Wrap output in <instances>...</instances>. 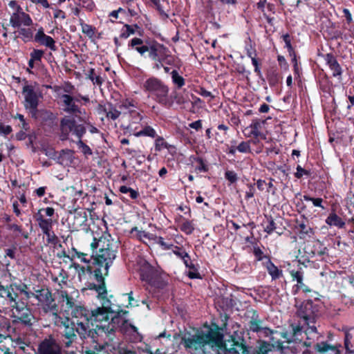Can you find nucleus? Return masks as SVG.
Segmentation results:
<instances>
[{
	"label": "nucleus",
	"mask_w": 354,
	"mask_h": 354,
	"mask_svg": "<svg viewBox=\"0 0 354 354\" xmlns=\"http://www.w3.org/2000/svg\"><path fill=\"white\" fill-rule=\"evenodd\" d=\"M73 313L75 318L80 319L77 321L75 330L82 337L95 339V335L106 334L111 315L103 308L88 310L85 308H77Z\"/></svg>",
	"instance_id": "obj_1"
},
{
	"label": "nucleus",
	"mask_w": 354,
	"mask_h": 354,
	"mask_svg": "<svg viewBox=\"0 0 354 354\" xmlns=\"http://www.w3.org/2000/svg\"><path fill=\"white\" fill-rule=\"evenodd\" d=\"M223 335L218 331L207 328L196 335L185 338V346L198 354H223L225 351V343Z\"/></svg>",
	"instance_id": "obj_2"
},
{
	"label": "nucleus",
	"mask_w": 354,
	"mask_h": 354,
	"mask_svg": "<svg viewBox=\"0 0 354 354\" xmlns=\"http://www.w3.org/2000/svg\"><path fill=\"white\" fill-rule=\"evenodd\" d=\"M22 95L24 98V107L32 118H53V115L51 112L45 110L39 111L37 109L39 101L42 98V93L36 84L24 85L22 89Z\"/></svg>",
	"instance_id": "obj_3"
},
{
	"label": "nucleus",
	"mask_w": 354,
	"mask_h": 354,
	"mask_svg": "<svg viewBox=\"0 0 354 354\" xmlns=\"http://www.w3.org/2000/svg\"><path fill=\"white\" fill-rule=\"evenodd\" d=\"M100 247V250L93 256L94 263L99 267H104L105 272H109V268L113 263L116 254L115 251L112 249L109 240L104 238H100L97 240L94 238L91 243V248L93 250Z\"/></svg>",
	"instance_id": "obj_4"
},
{
	"label": "nucleus",
	"mask_w": 354,
	"mask_h": 354,
	"mask_svg": "<svg viewBox=\"0 0 354 354\" xmlns=\"http://www.w3.org/2000/svg\"><path fill=\"white\" fill-rule=\"evenodd\" d=\"M35 295L42 312L51 315L55 324H58V319H60V317L57 314L58 307L50 291L48 289L37 290Z\"/></svg>",
	"instance_id": "obj_5"
},
{
	"label": "nucleus",
	"mask_w": 354,
	"mask_h": 354,
	"mask_svg": "<svg viewBox=\"0 0 354 354\" xmlns=\"http://www.w3.org/2000/svg\"><path fill=\"white\" fill-rule=\"evenodd\" d=\"M142 88L144 91L155 96L158 103L162 104H167L169 88L160 79L155 77H149L142 83Z\"/></svg>",
	"instance_id": "obj_6"
},
{
	"label": "nucleus",
	"mask_w": 354,
	"mask_h": 354,
	"mask_svg": "<svg viewBox=\"0 0 354 354\" xmlns=\"http://www.w3.org/2000/svg\"><path fill=\"white\" fill-rule=\"evenodd\" d=\"M116 330L124 333L130 330L134 332L137 330L136 327L129 323L127 311L120 310L114 315H111L106 334H111Z\"/></svg>",
	"instance_id": "obj_7"
},
{
	"label": "nucleus",
	"mask_w": 354,
	"mask_h": 354,
	"mask_svg": "<svg viewBox=\"0 0 354 354\" xmlns=\"http://www.w3.org/2000/svg\"><path fill=\"white\" fill-rule=\"evenodd\" d=\"M71 133L80 139L86 133V128L83 124H77L73 118L66 116L60 121L61 140H67Z\"/></svg>",
	"instance_id": "obj_8"
},
{
	"label": "nucleus",
	"mask_w": 354,
	"mask_h": 354,
	"mask_svg": "<svg viewBox=\"0 0 354 354\" xmlns=\"http://www.w3.org/2000/svg\"><path fill=\"white\" fill-rule=\"evenodd\" d=\"M137 52L141 55L148 52L149 57L153 61H165L169 57V50L158 42L151 43L148 46H142L137 48Z\"/></svg>",
	"instance_id": "obj_9"
},
{
	"label": "nucleus",
	"mask_w": 354,
	"mask_h": 354,
	"mask_svg": "<svg viewBox=\"0 0 354 354\" xmlns=\"http://www.w3.org/2000/svg\"><path fill=\"white\" fill-rule=\"evenodd\" d=\"M12 313L15 320L25 325L31 326L35 321V318L31 310L24 302H19L16 305H11Z\"/></svg>",
	"instance_id": "obj_10"
},
{
	"label": "nucleus",
	"mask_w": 354,
	"mask_h": 354,
	"mask_svg": "<svg viewBox=\"0 0 354 354\" xmlns=\"http://www.w3.org/2000/svg\"><path fill=\"white\" fill-rule=\"evenodd\" d=\"M131 115L133 118L134 121L129 123L128 129L130 131H133V134L136 137L147 136L154 138L157 136L156 131L150 126L145 125L141 130L137 131L138 128L136 127H134L133 124H136L138 122L141 121L142 116L138 112L135 111H131Z\"/></svg>",
	"instance_id": "obj_11"
},
{
	"label": "nucleus",
	"mask_w": 354,
	"mask_h": 354,
	"mask_svg": "<svg viewBox=\"0 0 354 354\" xmlns=\"http://www.w3.org/2000/svg\"><path fill=\"white\" fill-rule=\"evenodd\" d=\"M60 104L62 106V109L66 113L73 114L75 115H82L85 114V111H82V109L75 104L79 102L77 97H73L68 94L60 95Z\"/></svg>",
	"instance_id": "obj_12"
},
{
	"label": "nucleus",
	"mask_w": 354,
	"mask_h": 354,
	"mask_svg": "<svg viewBox=\"0 0 354 354\" xmlns=\"http://www.w3.org/2000/svg\"><path fill=\"white\" fill-rule=\"evenodd\" d=\"M317 311V308L313 305V301H307L301 304L297 310V315L303 319L304 324L309 325L315 322Z\"/></svg>",
	"instance_id": "obj_13"
},
{
	"label": "nucleus",
	"mask_w": 354,
	"mask_h": 354,
	"mask_svg": "<svg viewBox=\"0 0 354 354\" xmlns=\"http://www.w3.org/2000/svg\"><path fill=\"white\" fill-rule=\"evenodd\" d=\"M351 335L348 333H346L345 334V338H344V346L346 349L347 353L346 354H354V353L351 351ZM315 349L320 352V353H324L328 351H333L335 353V354H341V351L337 346H332L327 342H322L320 343H317L315 346Z\"/></svg>",
	"instance_id": "obj_14"
},
{
	"label": "nucleus",
	"mask_w": 354,
	"mask_h": 354,
	"mask_svg": "<svg viewBox=\"0 0 354 354\" xmlns=\"http://www.w3.org/2000/svg\"><path fill=\"white\" fill-rule=\"evenodd\" d=\"M58 322L59 324H57V326H64L62 334L64 337V339H63V342L66 347H69L76 338L73 324L69 320L68 317H66L64 320H62V319L60 317V319H58Z\"/></svg>",
	"instance_id": "obj_15"
},
{
	"label": "nucleus",
	"mask_w": 354,
	"mask_h": 354,
	"mask_svg": "<svg viewBox=\"0 0 354 354\" xmlns=\"http://www.w3.org/2000/svg\"><path fill=\"white\" fill-rule=\"evenodd\" d=\"M272 344H270L266 341H259V346L254 351V354H268L272 351L273 348H276L280 351L281 353H287L286 350L288 349V346H283L281 342H274V338H271Z\"/></svg>",
	"instance_id": "obj_16"
},
{
	"label": "nucleus",
	"mask_w": 354,
	"mask_h": 354,
	"mask_svg": "<svg viewBox=\"0 0 354 354\" xmlns=\"http://www.w3.org/2000/svg\"><path fill=\"white\" fill-rule=\"evenodd\" d=\"M33 22L30 15L24 10L17 12H12L10 18V24L15 28L21 26H30Z\"/></svg>",
	"instance_id": "obj_17"
},
{
	"label": "nucleus",
	"mask_w": 354,
	"mask_h": 354,
	"mask_svg": "<svg viewBox=\"0 0 354 354\" xmlns=\"http://www.w3.org/2000/svg\"><path fill=\"white\" fill-rule=\"evenodd\" d=\"M108 272H105L104 267H99L94 270L93 277L100 283L99 285L90 284V289L95 290L100 297H103L107 294L105 283L104 281V275H107Z\"/></svg>",
	"instance_id": "obj_18"
},
{
	"label": "nucleus",
	"mask_w": 354,
	"mask_h": 354,
	"mask_svg": "<svg viewBox=\"0 0 354 354\" xmlns=\"http://www.w3.org/2000/svg\"><path fill=\"white\" fill-rule=\"evenodd\" d=\"M12 346L15 350V354H35L30 342L25 337H18L12 339Z\"/></svg>",
	"instance_id": "obj_19"
},
{
	"label": "nucleus",
	"mask_w": 354,
	"mask_h": 354,
	"mask_svg": "<svg viewBox=\"0 0 354 354\" xmlns=\"http://www.w3.org/2000/svg\"><path fill=\"white\" fill-rule=\"evenodd\" d=\"M290 274L292 279L297 281V284L294 286L292 288V292L294 295H296L300 290L304 292H311L310 288L303 281L304 272L301 271V269L299 270H292L290 271Z\"/></svg>",
	"instance_id": "obj_20"
},
{
	"label": "nucleus",
	"mask_w": 354,
	"mask_h": 354,
	"mask_svg": "<svg viewBox=\"0 0 354 354\" xmlns=\"http://www.w3.org/2000/svg\"><path fill=\"white\" fill-rule=\"evenodd\" d=\"M39 354H63L60 346L53 338L46 339L39 345Z\"/></svg>",
	"instance_id": "obj_21"
},
{
	"label": "nucleus",
	"mask_w": 354,
	"mask_h": 354,
	"mask_svg": "<svg viewBox=\"0 0 354 354\" xmlns=\"http://www.w3.org/2000/svg\"><path fill=\"white\" fill-rule=\"evenodd\" d=\"M60 297L62 299V306L64 308V311L67 315H71L75 317L74 310L77 308H83L76 305V301L72 295H69L66 291L60 292Z\"/></svg>",
	"instance_id": "obj_22"
},
{
	"label": "nucleus",
	"mask_w": 354,
	"mask_h": 354,
	"mask_svg": "<svg viewBox=\"0 0 354 354\" xmlns=\"http://www.w3.org/2000/svg\"><path fill=\"white\" fill-rule=\"evenodd\" d=\"M17 284H12L10 286H0V297L9 300L10 304L16 305L19 301H17L19 294L16 290Z\"/></svg>",
	"instance_id": "obj_23"
},
{
	"label": "nucleus",
	"mask_w": 354,
	"mask_h": 354,
	"mask_svg": "<svg viewBox=\"0 0 354 354\" xmlns=\"http://www.w3.org/2000/svg\"><path fill=\"white\" fill-rule=\"evenodd\" d=\"M224 354H248V351L245 345L231 339H228L225 343V351ZM252 354L254 353H252Z\"/></svg>",
	"instance_id": "obj_24"
},
{
	"label": "nucleus",
	"mask_w": 354,
	"mask_h": 354,
	"mask_svg": "<svg viewBox=\"0 0 354 354\" xmlns=\"http://www.w3.org/2000/svg\"><path fill=\"white\" fill-rule=\"evenodd\" d=\"M35 41L41 45L49 48L52 50H56L55 40L51 37L46 35L42 28H39L35 34Z\"/></svg>",
	"instance_id": "obj_25"
},
{
	"label": "nucleus",
	"mask_w": 354,
	"mask_h": 354,
	"mask_svg": "<svg viewBox=\"0 0 354 354\" xmlns=\"http://www.w3.org/2000/svg\"><path fill=\"white\" fill-rule=\"evenodd\" d=\"M71 268L75 270L80 281H87L92 276V268L88 264L86 266H82L77 263H73Z\"/></svg>",
	"instance_id": "obj_26"
},
{
	"label": "nucleus",
	"mask_w": 354,
	"mask_h": 354,
	"mask_svg": "<svg viewBox=\"0 0 354 354\" xmlns=\"http://www.w3.org/2000/svg\"><path fill=\"white\" fill-rule=\"evenodd\" d=\"M325 61L330 69L333 71V75L334 77L342 75V68L333 55L330 53L326 54L325 56Z\"/></svg>",
	"instance_id": "obj_27"
},
{
	"label": "nucleus",
	"mask_w": 354,
	"mask_h": 354,
	"mask_svg": "<svg viewBox=\"0 0 354 354\" xmlns=\"http://www.w3.org/2000/svg\"><path fill=\"white\" fill-rule=\"evenodd\" d=\"M173 253L178 257L180 258L187 268H194V264L190 261L189 254L181 248L174 246L171 248Z\"/></svg>",
	"instance_id": "obj_28"
},
{
	"label": "nucleus",
	"mask_w": 354,
	"mask_h": 354,
	"mask_svg": "<svg viewBox=\"0 0 354 354\" xmlns=\"http://www.w3.org/2000/svg\"><path fill=\"white\" fill-rule=\"evenodd\" d=\"M74 159L73 152L71 150H62L58 157V162L62 165H70Z\"/></svg>",
	"instance_id": "obj_29"
},
{
	"label": "nucleus",
	"mask_w": 354,
	"mask_h": 354,
	"mask_svg": "<svg viewBox=\"0 0 354 354\" xmlns=\"http://www.w3.org/2000/svg\"><path fill=\"white\" fill-rule=\"evenodd\" d=\"M102 112L104 113L107 118L115 120L120 115V111H118L112 104H108L102 108Z\"/></svg>",
	"instance_id": "obj_30"
},
{
	"label": "nucleus",
	"mask_w": 354,
	"mask_h": 354,
	"mask_svg": "<svg viewBox=\"0 0 354 354\" xmlns=\"http://www.w3.org/2000/svg\"><path fill=\"white\" fill-rule=\"evenodd\" d=\"M266 267L273 280L279 279L282 276V271L275 266L270 260L268 259L267 261Z\"/></svg>",
	"instance_id": "obj_31"
},
{
	"label": "nucleus",
	"mask_w": 354,
	"mask_h": 354,
	"mask_svg": "<svg viewBox=\"0 0 354 354\" xmlns=\"http://www.w3.org/2000/svg\"><path fill=\"white\" fill-rule=\"evenodd\" d=\"M296 228L299 231L300 234L301 238H305L306 236H310L313 234L314 232L312 229V227L307 224H306L305 222H297V225L296 226Z\"/></svg>",
	"instance_id": "obj_32"
},
{
	"label": "nucleus",
	"mask_w": 354,
	"mask_h": 354,
	"mask_svg": "<svg viewBox=\"0 0 354 354\" xmlns=\"http://www.w3.org/2000/svg\"><path fill=\"white\" fill-rule=\"evenodd\" d=\"M326 223L330 226H336L342 228L344 226L345 223L336 214L332 213L326 219Z\"/></svg>",
	"instance_id": "obj_33"
},
{
	"label": "nucleus",
	"mask_w": 354,
	"mask_h": 354,
	"mask_svg": "<svg viewBox=\"0 0 354 354\" xmlns=\"http://www.w3.org/2000/svg\"><path fill=\"white\" fill-rule=\"evenodd\" d=\"M153 272V268L147 263L145 268L141 270L140 277L142 280L151 283L152 282Z\"/></svg>",
	"instance_id": "obj_34"
},
{
	"label": "nucleus",
	"mask_w": 354,
	"mask_h": 354,
	"mask_svg": "<svg viewBox=\"0 0 354 354\" xmlns=\"http://www.w3.org/2000/svg\"><path fill=\"white\" fill-rule=\"evenodd\" d=\"M261 122L259 120H254L251 124L247 128L250 130V133L254 136L255 138L259 137L261 135Z\"/></svg>",
	"instance_id": "obj_35"
},
{
	"label": "nucleus",
	"mask_w": 354,
	"mask_h": 354,
	"mask_svg": "<svg viewBox=\"0 0 354 354\" xmlns=\"http://www.w3.org/2000/svg\"><path fill=\"white\" fill-rule=\"evenodd\" d=\"M172 82L177 86L178 88H182L185 84V79L179 75L176 70H174L171 72Z\"/></svg>",
	"instance_id": "obj_36"
},
{
	"label": "nucleus",
	"mask_w": 354,
	"mask_h": 354,
	"mask_svg": "<svg viewBox=\"0 0 354 354\" xmlns=\"http://www.w3.org/2000/svg\"><path fill=\"white\" fill-rule=\"evenodd\" d=\"M16 290L17 291L18 294L24 295V297H22L21 299L25 298L26 299H28L32 297H34L35 298V292H29L28 290L27 286L25 284L17 285V286H16Z\"/></svg>",
	"instance_id": "obj_37"
},
{
	"label": "nucleus",
	"mask_w": 354,
	"mask_h": 354,
	"mask_svg": "<svg viewBox=\"0 0 354 354\" xmlns=\"http://www.w3.org/2000/svg\"><path fill=\"white\" fill-rule=\"evenodd\" d=\"M80 26L84 34L86 35L89 38L94 37L95 34V28L94 27L84 22H81Z\"/></svg>",
	"instance_id": "obj_38"
},
{
	"label": "nucleus",
	"mask_w": 354,
	"mask_h": 354,
	"mask_svg": "<svg viewBox=\"0 0 354 354\" xmlns=\"http://www.w3.org/2000/svg\"><path fill=\"white\" fill-rule=\"evenodd\" d=\"M180 229L185 234H191L194 230V226L192 221L184 220L180 226Z\"/></svg>",
	"instance_id": "obj_39"
},
{
	"label": "nucleus",
	"mask_w": 354,
	"mask_h": 354,
	"mask_svg": "<svg viewBox=\"0 0 354 354\" xmlns=\"http://www.w3.org/2000/svg\"><path fill=\"white\" fill-rule=\"evenodd\" d=\"M106 295H104L103 297H100L99 294H97V297L99 299H102V307L100 308H103L104 310H106V312H107L108 313L112 315L114 313V311L111 308L110 300L107 299L106 298Z\"/></svg>",
	"instance_id": "obj_40"
},
{
	"label": "nucleus",
	"mask_w": 354,
	"mask_h": 354,
	"mask_svg": "<svg viewBox=\"0 0 354 354\" xmlns=\"http://www.w3.org/2000/svg\"><path fill=\"white\" fill-rule=\"evenodd\" d=\"M39 227L42 232L52 230L53 228V220L51 218H45L38 223Z\"/></svg>",
	"instance_id": "obj_41"
},
{
	"label": "nucleus",
	"mask_w": 354,
	"mask_h": 354,
	"mask_svg": "<svg viewBox=\"0 0 354 354\" xmlns=\"http://www.w3.org/2000/svg\"><path fill=\"white\" fill-rule=\"evenodd\" d=\"M261 324L262 322L260 319H252L249 324L250 330L253 332L259 333L262 328Z\"/></svg>",
	"instance_id": "obj_42"
},
{
	"label": "nucleus",
	"mask_w": 354,
	"mask_h": 354,
	"mask_svg": "<svg viewBox=\"0 0 354 354\" xmlns=\"http://www.w3.org/2000/svg\"><path fill=\"white\" fill-rule=\"evenodd\" d=\"M120 191L121 193L122 194H129V196L131 197V198L132 199H136L138 198V192L134 189H133L131 187H127V186H121L120 187Z\"/></svg>",
	"instance_id": "obj_43"
},
{
	"label": "nucleus",
	"mask_w": 354,
	"mask_h": 354,
	"mask_svg": "<svg viewBox=\"0 0 354 354\" xmlns=\"http://www.w3.org/2000/svg\"><path fill=\"white\" fill-rule=\"evenodd\" d=\"M75 1L78 6H82L89 11L93 10L95 7V4L92 0H75Z\"/></svg>",
	"instance_id": "obj_44"
},
{
	"label": "nucleus",
	"mask_w": 354,
	"mask_h": 354,
	"mask_svg": "<svg viewBox=\"0 0 354 354\" xmlns=\"http://www.w3.org/2000/svg\"><path fill=\"white\" fill-rule=\"evenodd\" d=\"M77 145L79 149L85 156H91L93 153L91 149L87 145L83 142L81 138L79 139Z\"/></svg>",
	"instance_id": "obj_45"
},
{
	"label": "nucleus",
	"mask_w": 354,
	"mask_h": 354,
	"mask_svg": "<svg viewBox=\"0 0 354 354\" xmlns=\"http://www.w3.org/2000/svg\"><path fill=\"white\" fill-rule=\"evenodd\" d=\"M44 235L46 236V240L48 243L56 244L57 242V237L55 234V233L52 231V230H49L48 231L43 232Z\"/></svg>",
	"instance_id": "obj_46"
},
{
	"label": "nucleus",
	"mask_w": 354,
	"mask_h": 354,
	"mask_svg": "<svg viewBox=\"0 0 354 354\" xmlns=\"http://www.w3.org/2000/svg\"><path fill=\"white\" fill-rule=\"evenodd\" d=\"M143 44V40L140 38H133L129 43V47L134 48L137 51V48H140Z\"/></svg>",
	"instance_id": "obj_47"
},
{
	"label": "nucleus",
	"mask_w": 354,
	"mask_h": 354,
	"mask_svg": "<svg viewBox=\"0 0 354 354\" xmlns=\"http://www.w3.org/2000/svg\"><path fill=\"white\" fill-rule=\"evenodd\" d=\"M305 335L307 339H313L317 336V328L315 326H308L305 330Z\"/></svg>",
	"instance_id": "obj_48"
},
{
	"label": "nucleus",
	"mask_w": 354,
	"mask_h": 354,
	"mask_svg": "<svg viewBox=\"0 0 354 354\" xmlns=\"http://www.w3.org/2000/svg\"><path fill=\"white\" fill-rule=\"evenodd\" d=\"M304 200L306 201H311L313 205L316 207H320L322 209H324V207L322 205V199L320 198H312L309 196H304Z\"/></svg>",
	"instance_id": "obj_49"
},
{
	"label": "nucleus",
	"mask_w": 354,
	"mask_h": 354,
	"mask_svg": "<svg viewBox=\"0 0 354 354\" xmlns=\"http://www.w3.org/2000/svg\"><path fill=\"white\" fill-rule=\"evenodd\" d=\"M73 252H75V255L76 257L80 259L82 262L89 263L90 259L88 258L87 254L78 252L76 249H73Z\"/></svg>",
	"instance_id": "obj_50"
},
{
	"label": "nucleus",
	"mask_w": 354,
	"mask_h": 354,
	"mask_svg": "<svg viewBox=\"0 0 354 354\" xmlns=\"http://www.w3.org/2000/svg\"><path fill=\"white\" fill-rule=\"evenodd\" d=\"M236 149L241 153H248L250 151V146L248 142H241L238 145Z\"/></svg>",
	"instance_id": "obj_51"
},
{
	"label": "nucleus",
	"mask_w": 354,
	"mask_h": 354,
	"mask_svg": "<svg viewBox=\"0 0 354 354\" xmlns=\"http://www.w3.org/2000/svg\"><path fill=\"white\" fill-rule=\"evenodd\" d=\"M44 55V51L41 50H34L30 53V57L34 61H39Z\"/></svg>",
	"instance_id": "obj_52"
},
{
	"label": "nucleus",
	"mask_w": 354,
	"mask_h": 354,
	"mask_svg": "<svg viewBox=\"0 0 354 354\" xmlns=\"http://www.w3.org/2000/svg\"><path fill=\"white\" fill-rule=\"evenodd\" d=\"M276 229V224L272 219L268 221L267 225L265 226L264 230L268 234H271Z\"/></svg>",
	"instance_id": "obj_53"
},
{
	"label": "nucleus",
	"mask_w": 354,
	"mask_h": 354,
	"mask_svg": "<svg viewBox=\"0 0 354 354\" xmlns=\"http://www.w3.org/2000/svg\"><path fill=\"white\" fill-rule=\"evenodd\" d=\"M225 176L226 179L232 183H235L237 180L236 174L233 171H227L225 174Z\"/></svg>",
	"instance_id": "obj_54"
},
{
	"label": "nucleus",
	"mask_w": 354,
	"mask_h": 354,
	"mask_svg": "<svg viewBox=\"0 0 354 354\" xmlns=\"http://www.w3.org/2000/svg\"><path fill=\"white\" fill-rule=\"evenodd\" d=\"M8 6L10 8L12 9V12H19V10H22V8L17 3V2L15 0L10 1L8 3Z\"/></svg>",
	"instance_id": "obj_55"
},
{
	"label": "nucleus",
	"mask_w": 354,
	"mask_h": 354,
	"mask_svg": "<svg viewBox=\"0 0 354 354\" xmlns=\"http://www.w3.org/2000/svg\"><path fill=\"white\" fill-rule=\"evenodd\" d=\"M11 131L12 129L10 126L0 124V135H8Z\"/></svg>",
	"instance_id": "obj_56"
},
{
	"label": "nucleus",
	"mask_w": 354,
	"mask_h": 354,
	"mask_svg": "<svg viewBox=\"0 0 354 354\" xmlns=\"http://www.w3.org/2000/svg\"><path fill=\"white\" fill-rule=\"evenodd\" d=\"M157 242L165 250H169L173 247L172 244H169V243L165 242L163 238L160 237V236L158 238Z\"/></svg>",
	"instance_id": "obj_57"
},
{
	"label": "nucleus",
	"mask_w": 354,
	"mask_h": 354,
	"mask_svg": "<svg viewBox=\"0 0 354 354\" xmlns=\"http://www.w3.org/2000/svg\"><path fill=\"white\" fill-rule=\"evenodd\" d=\"M260 336H263V337H269L270 335H271L272 334L274 333L273 330H272L271 329H270L269 328H267V327H263L261 328L260 332Z\"/></svg>",
	"instance_id": "obj_58"
},
{
	"label": "nucleus",
	"mask_w": 354,
	"mask_h": 354,
	"mask_svg": "<svg viewBox=\"0 0 354 354\" xmlns=\"http://www.w3.org/2000/svg\"><path fill=\"white\" fill-rule=\"evenodd\" d=\"M198 93L205 97H214L211 92L205 90L204 88H200V89L198 91Z\"/></svg>",
	"instance_id": "obj_59"
},
{
	"label": "nucleus",
	"mask_w": 354,
	"mask_h": 354,
	"mask_svg": "<svg viewBox=\"0 0 354 354\" xmlns=\"http://www.w3.org/2000/svg\"><path fill=\"white\" fill-rule=\"evenodd\" d=\"M54 17L55 19H64L66 18V14L62 10L56 9L54 12Z\"/></svg>",
	"instance_id": "obj_60"
},
{
	"label": "nucleus",
	"mask_w": 354,
	"mask_h": 354,
	"mask_svg": "<svg viewBox=\"0 0 354 354\" xmlns=\"http://www.w3.org/2000/svg\"><path fill=\"white\" fill-rule=\"evenodd\" d=\"M164 145L165 142L163 138L161 137L157 138L156 140V149L160 151L164 147Z\"/></svg>",
	"instance_id": "obj_61"
},
{
	"label": "nucleus",
	"mask_w": 354,
	"mask_h": 354,
	"mask_svg": "<svg viewBox=\"0 0 354 354\" xmlns=\"http://www.w3.org/2000/svg\"><path fill=\"white\" fill-rule=\"evenodd\" d=\"M32 3L35 4H40L45 8H48L50 7V4L48 0H30Z\"/></svg>",
	"instance_id": "obj_62"
},
{
	"label": "nucleus",
	"mask_w": 354,
	"mask_h": 354,
	"mask_svg": "<svg viewBox=\"0 0 354 354\" xmlns=\"http://www.w3.org/2000/svg\"><path fill=\"white\" fill-rule=\"evenodd\" d=\"M307 174H308V172L304 169H303L300 165L297 166V172L295 173V176L297 178H300L301 177L303 176V175Z\"/></svg>",
	"instance_id": "obj_63"
},
{
	"label": "nucleus",
	"mask_w": 354,
	"mask_h": 354,
	"mask_svg": "<svg viewBox=\"0 0 354 354\" xmlns=\"http://www.w3.org/2000/svg\"><path fill=\"white\" fill-rule=\"evenodd\" d=\"M283 40L286 44V47L289 50H292V48L291 46L290 38L289 35L286 34L283 35Z\"/></svg>",
	"instance_id": "obj_64"
}]
</instances>
